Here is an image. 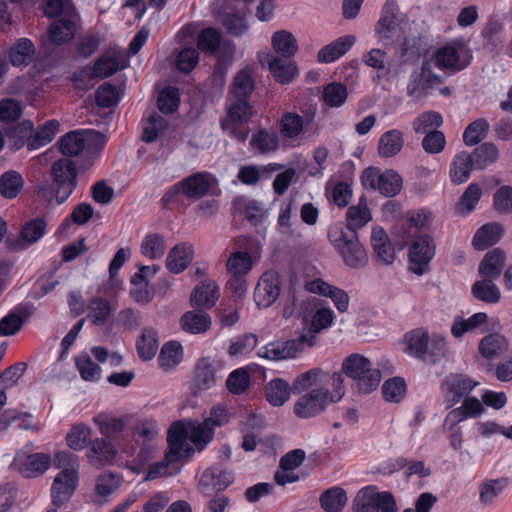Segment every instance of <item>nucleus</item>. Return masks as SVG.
I'll return each instance as SVG.
<instances>
[{"label": "nucleus", "instance_id": "2eb2a0df", "mask_svg": "<svg viewBox=\"0 0 512 512\" xmlns=\"http://www.w3.org/2000/svg\"><path fill=\"white\" fill-rule=\"evenodd\" d=\"M234 482V474L223 468L221 465H215L207 468L201 475L199 484L202 491L206 494L225 490Z\"/></svg>", "mask_w": 512, "mask_h": 512}, {"label": "nucleus", "instance_id": "473e14b6", "mask_svg": "<svg viewBox=\"0 0 512 512\" xmlns=\"http://www.w3.org/2000/svg\"><path fill=\"white\" fill-rule=\"evenodd\" d=\"M505 261V254L499 248L489 251L479 264V274L483 278L497 279Z\"/></svg>", "mask_w": 512, "mask_h": 512}, {"label": "nucleus", "instance_id": "4be33fe9", "mask_svg": "<svg viewBox=\"0 0 512 512\" xmlns=\"http://www.w3.org/2000/svg\"><path fill=\"white\" fill-rule=\"evenodd\" d=\"M371 246L376 260L384 265H390L395 260V249L388 234L382 227H374L371 234Z\"/></svg>", "mask_w": 512, "mask_h": 512}, {"label": "nucleus", "instance_id": "c756f323", "mask_svg": "<svg viewBox=\"0 0 512 512\" xmlns=\"http://www.w3.org/2000/svg\"><path fill=\"white\" fill-rule=\"evenodd\" d=\"M271 45L276 53L275 56L284 58H294L298 50L297 40L294 35L287 30L276 31L272 35ZM268 56H271L268 54Z\"/></svg>", "mask_w": 512, "mask_h": 512}, {"label": "nucleus", "instance_id": "c9c22d12", "mask_svg": "<svg viewBox=\"0 0 512 512\" xmlns=\"http://www.w3.org/2000/svg\"><path fill=\"white\" fill-rule=\"evenodd\" d=\"M292 387L289 383L281 378L272 379L265 388V397L272 406H282L285 404L291 393Z\"/></svg>", "mask_w": 512, "mask_h": 512}, {"label": "nucleus", "instance_id": "f03ea898", "mask_svg": "<svg viewBox=\"0 0 512 512\" xmlns=\"http://www.w3.org/2000/svg\"><path fill=\"white\" fill-rule=\"evenodd\" d=\"M405 353L412 358L436 364L445 357L447 342L440 334L429 335L426 328L420 327L408 331L404 335Z\"/></svg>", "mask_w": 512, "mask_h": 512}, {"label": "nucleus", "instance_id": "1a4fd4ad", "mask_svg": "<svg viewBox=\"0 0 512 512\" xmlns=\"http://www.w3.org/2000/svg\"><path fill=\"white\" fill-rule=\"evenodd\" d=\"M436 254V244L429 234L415 236L408 249L409 270L421 276L429 271V264Z\"/></svg>", "mask_w": 512, "mask_h": 512}, {"label": "nucleus", "instance_id": "69168bd1", "mask_svg": "<svg viewBox=\"0 0 512 512\" xmlns=\"http://www.w3.org/2000/svg\"><path fill=\"white\" fill-rule=\"evenodd\" d=\"M335 319L333 310L329 307H321L315 311L312 316L310 328L311 330L306 335H314L320 331L330 327Z\"/></svg>", "mask_w": 512, "mask_h": 512}, {"label": "nucleus", "instance_id": "4c0bfd02", "mask_svg": "<svg viewBox=\"0 0 512 512\" xmlns=\"http://www.w3.org/2000/svg\"><path fill=\"white\" fill-rule=\"evenodd\" d=\"M371 220V212L366 204L365 197H361L359 203L350 206L346 212V227L344 230H353L363 227Z\"/></svg>", "mask_w": 512, "mask_h": 512}, {"label": "nucleus", "instance_id": "4468645a", "mask_svg": "<svg viewBox=\"0 0 512 512\" xmlns=\"http://www.w3.org/2000/svg\"><path fill=\"white\" fill-rule=\"evenodd\" d=\"M479 383L465 374H450L443 382L446 408H453L467 397Z\"/></svg>", "mask_w": 512, "mask_h": 512}, {"label": "nucleus", "instance_id": "6e6d98bb", "mask_svg": "<svg viewBox=\"0 0 512 512\" xmlns=\"http://www.w3.org/2000/svg\"><path fill=\"white\" fill-rule=\"evenodd\" d=\"M407 392V385L402 377L387 379L382 385V395L387 402L399 403Z\"/></svg>", "mask_w": 512, "mask_h": 512}, {"label": "nucleus", "instance_id": "a18cd8bd", "mask_svg": "<svg viewBox=\"0 0 512 512\" xmlns=\"http://www.w3.org/2000/svg\"><path fill=\"white\" fill-rule=\"evenodd\" d=\"M136 347L138 355L142 360H151L158 350L157 330L152 328L144 329L137 341Z\"/></svg>", "mask_w": 512, "mask_h": 512}, {"label": "nucleus", "instance_id": "8fccbe9b", "mask_svg": "<svg viewBox=\"0 0 512 512\" xmlns=\"http://www.w3.org/2000/svg\"><path fill=\"white\" fill-rule=\"evenodd\" d=\"M182 360L183 347L179 341L170 340L162 345V370H173Z\"/></svg>", "mask_w": 512, "mask_h": 512}, {"label": "nucleus", "instance_id": "0eeeda50", "mask_svg": "<svg viewBox=\"0 0 512 512\" xmlns=\"http://www.w3.org/2000/svg\"><path fill=\"white\" fill-rule=\"evenodd\" d=\"M78 170L69 158L55 161L50 169L53 192L59 204L64 203L77 187Z\"/></svg>", "mask_w": 512, "mask_h": 512}, {"label": "nucleus", "instance_id": "603ef678", "mask_svg": "<svg viewBox=\"0 0 512 512\" xmlns=\"http://www.w3.org/2000/svg\"><path fill=\"white\" fill-rule=\"evenodd\" d=\"M253 260L250 253L246 251L233 252L226 263L227 271L230 275L246 276L252 269Z\"/></svg>", "mask_w": 512, "mask_h": 512}, {"label": "nucleus", "instance_id": "aec40b11", "mask_svg": "<svg viewBox=\"0 0 512 512\" xmlns=\"http://www.w3.org/2000/svg\"><path fill=\"white\" fill-rule=\"evenodd\" d=\"M210 176L207 172H197L180 181L174 188L188 198L199 199L210 189Z\"/></svg>", "mask_w": 512, "mask_h": 512}, {"label": "nucleus", "instance_id": "774afa93", "mask_svg": "<svg viewBox=\"0 0 512 512\" xmlns=\"http://www.w3.org/2000/svg\"><path fill=\"white\" fill-rule=\"evenodd\" d=\"M199 63V53L194 47H185L176 56V68L182 73H190Z\"/></svg>", "mask_w": 512, "mask_h": 512}, {"label": "nucleus", "instance_id": "393cba45", "mask_svg": "<svg viewBox=\"0 0 512 512\" xmlns=\"http://www.w3.org/2000/svg\"><path fill=\"white\" fill-rule=\"evenodd\" d=\"M193 259V247L188 243L175 245L169 252L166 259L167 269L178 274L184 271Z\"/></svg>", "mask_w": 512, "mask_h": 512}, {"label": "nucleus", "instance_id": "de8ad7c7", "mask_svg": "<svg viewBox=\"0 0 512 512\" xmlns=\"http://www.w3.org/2000/svg\"><path fill=\"white\" fill-rule=\"evenodd\" d=\"M34 52L35 48L33 42L27 38H21L10 48V62L13 66H26L29 64Z\"/></svg>", "mask_w": 512, "mask_h": 512}, {"label": "nucleus", "instance_id": "39448f33", "mask_svg": "<svg viewBox=\"0 0 512 512\" xmlns=\"http://www.w3.org/2000/svg\"><path fill=\"white\" fill-rule=\"evenodd\" d=\"M429 60L436 68L457 74L471 64L473 55L462 42H452L439 47Z\"/></svg>", "mask_w": 512, "mask_h": 512}, {"label": "nucleus", "instance_id": "c03bdc74", "mask_svg": "<svg viewBox=\"0 0 512 512\" xmlns=\"http://www.w3.org/2000/svg\"><path fill=\"white\" fill-rule=\"evenodd\" d=\"M492 278H483L472 285L473 296L485 303L495 304L500 301L501 293Z\"/></svg>", "mask_w": 512, "mask_h": 512}, {"label": "nucleus", "instance_id": "e2e57ef3", "mask_svg": "<svg viewBox=\"0 0 512 512\" xmlns=\"http://www.w3.org/2000/svg\"><path fill=\"white\" fill-rule=\"evenodd\" d=\"M504 348L505 339L499 334H489L485 336L479 344L480 354L487 359H492L500 355Z\"/></svg>", "mask_w": 512, "mask_h": 512}, {"label": "nucleus", "instance_id": "ea45409f", "mask_svg": "<svg viewBox=\"0 0 512 512\" xmlns=\"http://www.w3.org/2000/svg\"><path fill=\"white\" fill-rule=\"evenodd\" d=\"M304 119L296 112H285L279 120V132L287 139H296L304 133Z\"/></svg>", "mask_w": 512, "mask_h": 512}, {"label": "nucleus", "instance_id": "f3484780", "mask_svg": "<svg viewBox=\"0 0 512 512\" xmlns=\"http://www.w3.org/2000/svg\"><path fill=\"white\" fill-rule=\"evenodd\" d=\"M268 57V71L275 82L281 85H287L298 77L299 70L293 58L279 56Z\"/></svg>", "mask_w": 512, "mask_h": 512}, {"label": "nucleus", "instance_id": "3c124183", "mask_svg": "<svg viewBox=\"0 0 512 512\" xmlns=\"http://www.w3.org/2000/svg\"><path fill=\"white\" fill-rule=\"evenodd\" d=\"M363 62L368 67H371L377 71V81L387 76L390 72L388 66V55L385 51L373 48L363 56Z\"/></svg>", "mask_w": 512, "mask_h": 512}, {"label": "nucleus", "instance_id": "f8f14e48", "mask_svg": "<svg viewBox=\"0 0 512 512\" xmlns=\"http://www.w3.org/2000/svg\"><path fill=\"white\" fill-rule=\"evenodd\" d=\"M79 22L78 13L56 19L50 24L47 36L42 39L43 46L49 49L52 44L62 45L72 40L77 32Z\"/></svg>", "mask_w": 512, "mask_h": 512}, {"label": "nucleus", "instance_id": "5fc2aeb1", "mask_svg": "<svg viewBox=\"0 0 512 512\" xmlns=\"http://www.w3.org/2000/svg\"><path fill=\"white\" fill-rule=\"evenodd\" d=\"M443 124V117L437 111H425L413 121V130L417 134H427L437 130Z\"/></svg>", "mask_w": 512, "mask_h": 512}, {"label": "nucleus", "instance_id": "4d7b16f0", "mask_svg": "<svg viewBox=\"0 0 512 512\" xmlns=\"http://www.w3.org/2000/svg\"><path fill=\"white\" fill-rule=\"evenodd\" d=\"M402 177L394 170H385L381 174L378 191L386 197H394L401 191Z\"/></svg>", "mask_w": 512, "mask_h": 512}, {"label": "nucleus", "instance_id": "79ce46f5", "mask_svg": "<svg viewBox=\"0 0 512 512\" xmlns=\"http://www.w3.org/2000/svg\"><path fill=\"white\" fill-rule=\"evenodd\" d=\"M470 155L472 156L474 167L478 170H483L497 161L499 150L494 143L485 142L476 147Z\"/></svg>", "mask_w": 512, "mask_h": 512}, {"label": "nucleus", "instance_id": "7c9ffc66", "mask_svg": "<svg viewBox=\"0 0 512 512\" xmlns=\"http://www.w3.org/2000/svg\"><path fill=\"white\" fill-rule=\"evenodd\" d=\"M47 223L43 218H35L26 222L20 232V239L17 241V249H24L28 245L39 241L45 234Z\"/></svg>", "mask_w": 512, "mask_h": 512}, {"label": "nucleus", "instance_id": "864d4df0", "mask_svg": "<svg viewBox=\"0 0 512 512\" xmlns=\"http://www.w3.org/2000/svg\"><path fill=\"white\" fill-rule=\"evenodd\" d=\"M482 196V190L477 183H471L461 195L456 209L460 214L468 215L475 210Z\"/></svg>", "mask_w": 512, "mask_h": 512}, {"label": "nucleus", "instance_id": "13d9d810", "mask_svg": "<svg viewBox=\"0 0 512 512\" xmlns=\"http://www.w3.org/2000/svg\"><path fill=\"white\" fill-rule=\"evenodd\" d=\"M488 130V122L483 118H478L465 128L463 141L467 146L477 145L486 137Z\"/></svg>", "mask_w": 512, "mask_h": 512}, {"label": "nucleus", "instance_id": "bf43d9fd", "mask_svg": "<svg viewBox=\"0 0 512 512\" xmlns=\"http://www.w3.org/2000/svg\"><path fill=\"white\" fill-rule=\"evenodd\" d=\"M347 97V88L342 83L332 82L324 87L323 101L329 107L338 108L342 106L346 102Z\"/></svg>", "mask_w": 512, "mask_h": 512}, {"label": "nucleus", "instance_id": "5701e85b", "mask_svg": "<svg viewBox=\"0 0 512 512\" xmlns=\"http://www.w3.org/2000/svg\"><path fill=\"white\" fill-rule=\"evenodd\" d=\"M249 144L258 154L275 153L280 148V137L274 130L260 128L252 134Z\"/></svg>", "mask_w": 512, "mask_h": 512}, {"label": "nucleus", "instance_id": "a878e982", "mask_svg": "<svg viewBox=\"0 0 512 512\" xmlns=\"http://www.w3.org/2000/svg\"><path fill=\"white\" fill-rule=\"evenodd\" d=\"M398 11L396 0H386L376 26V31L382 38H390L392 31L398 26Z\"/></svg>", "mask_w": 512, "mask_h": 512}, {"label": "nucleus", "instance_id": "6ab92c4d", "mask_svg": "<svg viewBox=\"0 0 512 512\" xmlns=\"http://www.w3.org/2000/svg\"><path fill=\"white\" fill-rule=\"evenodd\" d=\"M220 289L212 279H205L195 286L191 292L190 302L192 307L211 309L219 300Z\"/></svg>", "mask_w": 512, "mask_h": 512}, {"label": "nucleus", "instance_id": "7ed1b4c3", "mask_svg": "<svg viewBox=\"0 0 512 512\" xmlns=\"http://www.w3.org/2000/svg\"><path fill=\"white\" fill-rule=\"evenodd\" d=\"M344 374L355 380V386L359 393L369 394L379 385L381 372L373 368L371 361L360 355L352 354L348 356L342 364Z\"/></svg>", "mask_w": 512, "mask_h": 512}, {"label": "nucleus", "instance_id": "f704fd0d", "mask_svg": "<svg viewBox=\"0 0 512 512\" xmlns=\"http://www.w3.org/2000/svg\"><path fill=\"white\" fill-rule=\"evenodd\" d=\"M348 501L346 491L338 486L321 493L319 502L325 512H342Z\"/></svg>", "mask_w": 512, "mask_h": 512}, {"label": "nucleus", "instance_id": "72a5a7b5", "mask_svg": "<svg viewBox=\"0 0 512 512\" xmlns=\"http://www.w3.org/2000/svg\"><path fill=\"white\" fill-rule=\"evenodd\" d=\"M403 145L404 138L402 132L398 129H391L380 136L378 153L381 157H393L401 151Z\"/></svg>", "mask_w": 512, "mask_h": 512}, {"label": "nucleus", "instance_id": "58836bf2", "mask_svg": "<svg viewBox=\"0 0 512 512\" xmlns=\"http://www.w3.org/2000/svg\"><path fill=\"white\" fill-rule=\"evenodd\" d=\"M128 61L125 58L117 56L102 55L97 59L93 67V75L100 78H107L119 69H123L127 66Z\"/></svg>", "mask_w": 512, "mask_h": 512}, {"label": "nucleus", "instance_id": "a211bd4d", "mask_svg": "<svg viewBox=\"0 0 512 512\" xmlns=\"http://www.w3.org/2000/svg\"><path fill=\"white\" fill-rule=\"evenodd\" d=\"M78 484V474L60 472L54 479L51 496L56 507L63 506L70 500Z\"/></svg>", "mask_w": 512, "mask_h": 512}, {"label": "nucleus", "instance_id": "49530a36", "mask_svg": "<svg viewBox=\"0 0 512 512\" xmlns=\"http://www.w3.org/2000/svg\"><path fill=\"white\" fill-rule=\"evenodd\" d=\"M508 486L507 478L484 480L479 485V501L483 505L492 503Z\"/></svg>", "mask_w": 512, "mask_h": 512}, {"label": "nucleus", "instance_id": "b1692460", "mask_svg": "<svg viewBox=\"0 0 512 512\" xmlns=\"http://www.w3.org/2000/svg\"><path fill=\"white\" fill-rule=\"evenodd\" d=\"M473 159L469 152L461 151L454 155L449 166V177L453 184L460 185L468 181L473 170Z\"/></svg>", "mask_w": 512, "mask_h": 512}, {"label": "nucleus", "instance_id": "bb28decb", "mask_svg": "<svg viewBox=\"0 0 512 512\" xmlns=\"http://www.w3.org/2000/svg\"><path fill=\"white\" fill-rule=\"evenodd\" d=\"M180 326L190 334L205 333L211 327V317L200 310L187 311L180 318Z\"/></svg>", "mask_w": 512, "mask_h": 512}, {"label": "nucleus", "instance_id": "0e129e2a", "mask_svg": "<svg viewBox=\"0 0 512 512\" xmlns=\"http://www.w3.org/2000/svg\"><path fill=\"white\" fill-rule=\"evenodd\" d=\"M59 147L64 156L73 157L78 155L84 149L85 142L79 132L72 131L60 139Z\"/></svg>", "mask_w": 512, "mask_h": 512}, {"label": "nucleus", "instance_id": "338daca9", "mask_svg": "<svg viewBox=\"0 0 512 512\" xmlns=\"http://www.w3.org/2000/svg\"><path fill=\"white\" fill-rule=\"evenodd\" d=\"M321 376H323V373L317 368L304 372L295 378L292 384V389L295 393L311 390L321 382Z\"/></svg>", "mask_w": 512, "mask_h": 512}, {"label": "nucleus", "instance_id": "ddd939ff", "mask_svg": "<svg viewBox=\"0 0 512 512\" xmlns=\"http://www.w3.org/2000/svg\"><path fill=\"white\" fill-rule=\"evenodd\" d=\"M282 278L276 271L264 272L254 290V300L259 307L267 308L279 298Z\"/></svg>", "mask_w": 512, "mask_h": 512}, {"label": "nucleus", "instance_id": "37998d69", "mask_svg": "<svg viewBox=\"0 0 512 512\" xmlns=\"http://www.w3.org/2000/svg\"><path fill=\"white\" fill-rule=\"evenodd\" d=\"M228 101L230 102L227 109L228 120L236 124L247 123L252 116L250 99L229 97Z\"/></svg>", "mask_w": 512, "mask_h": 512}, {"label": "nucleus", "instance_id": "a19ab883", "mask_svg": "<svg viewBox=\"0 0 512 512\" xmlns=\"http://www.w3.org/2000/svg\"><path fill=\"white\" fill-rule=\"evenodd\" d=\"M88 309L87 318L96 326L105 325L113 312L110 302L102 297L91 299Z\"/></svg>", "mask_w": 512, "mask_h": 512}, {"label": "nucleus", "instance_id": "680f3d73", "mask_svg": "<svg viewBox=\"0 0 512 512\" xmlns=\"http://www.w3.org/2000/svg\"><path fill=\"white\" fill-rule=\"evenodd\" d=\"M33 123L30 120H24L15 125L9 134L10 147L13 150L21 149L27 145L29 137L32 136Z\"/></svg>", "mask_w": 512, "mask_h": 512}, {"label": "nucleus", "instance_id": "09e8293b", "mask_svg": "<svg viewBox=\"0 0 512 512\" xmlns=\"http://www.w3.org/2000/svg\"><path fill=\"white\" fill-rule=\"evenodd\" d=\"M222 35L214 27H207L200 31L197 37V48L206 54L215 55L220 47Z\"/></svg>", "mask_w": 512, "mask_h": 512}, {"label": "nucleus", "instance_id": "20e7f679", "mask_svg": "<svg viewBox=\"0 0 512 512\" xmlns=\"http://www.w3.org/2000/svg\"><path fill=\"white\" fill-rule=\"evenodd\" d=\"M341 387L336 389L337 398L326 387H316L301 395L294 404L293 412L301 419H310L321 414L332 403L338 402L343 392Z\"/></svg>", "mask_w": 512, "mask_h": 512}, {"label": "nucleus", "instance_id": "6e6552de", "mask_svg": "<svg viewBox=\"0 0 512 512\" xmlns=\"http://www.w3.org/2000/svg\"><path fill=\"white\" fill-rule=\"evenodd\" d=\"M315 345L314 335H300L286 341H273L258 349V356L267 360L280 361L298 357L305 348Z\"/></svg>", "mask_w": 512, "mask_h": 512}, {"label": "nucleus", "instance_id": "e433bc0d", "mask_svg": "<svg viewBox=\"0 0 512 512\" xmlns=\"http://www.w3.org/2000/svg\"><path fill=\"white\" fill-rule=\"evenodd\" d=\"M91 436L92 431L89 426L84 423H76L66 434V444L71 450L81 451L90 446Z\"/></svg>", "mask_w": 512, "mask_h": 512}, {"label": "nucleus", "instance_id": "cd10ccee", "mask_svg": "<svg viewBox=\"0 0 512 512\" xmlns=\"http://www.w3.org/2000/svg\"><path fill=\"white\" fill-rule=\"evenodd\" d=\"M59 126V122L53 119L37 127L28 139L27 149L30 151L37 150L51 143L59 132Z\"/></svg>", "mask_w": 512, "mask_h": 512}, {"label": "nucleus", "instance_id": "9d476101", "mask_svg": "<svg viewBox=\"0 0 512 512\" xmlns=\"http://www.w3.org/2000/svg\"><path fill=\"white\" fill-rule=\"evenodd\" d=\"M396 500L391 492H379L374 486L362 488L353 503V512H396Z\"/></svg>", "mask_w": 512, "mask_h": 512}, {"label": "nucleus", "instance_id": "2f4dec72", "mask_svg": "<svg viewBox=\"0 0 512 512\" xmlns=\"http://www.w3.org/2000/svg\"><path fill=\"white\" fill-rule=\"evenodd\" d=\"M255 89V81L249 68L237 72L230 86L229 97L250 99Z\"/></svg>", "mask_w": 512, "mask_h": 512}, {"label": "nucleus", "instance_id": "052dcab7", "mask_svg": "<svg viewBox=\"0 0 512 512\" xmlns=\"http://www.w3.org/2000/svg\"><path fill=\"white\" fill-rule=\"evenodd\" d=\"M23 186L22 176L16 171L5 172L0 177V194L5 198H15Z\"/></svg>", "mask_w": 512, "mask_h": 512}, {"label": "nucleus", "instance_id": "c85d7f7f", "mask_svg": "<svg viewBox=\"0 0 512 512\" xmlns=\"http://www.w3.org/2000/svg\"><path fill=\"white\" fill-rule=\"evenodd\" d=\"M503 228L499 223L484 224L475 233L472 244L476 250H485L495 245L502 237Z\"/></svg>", "mask_w": 512, "mask_h": 512}, {"label": "nucleus", "instance_id": "423d86ee", "mask_svg": "<svg viewBox=\"0 0 512 512\" xmlns=\"http://www.w3.org/2000/svg\"><path fill=\"white\" fill-rule=\"evenodd\" d=\"M330 240L350 268L360 269L367 265L368 256L364 246L359 242L356 231L340 230L329 234Z\"/></svg>", "mask_w": 512, "mask_h": 512}, {"label": "nucleus", "instance_id": "412c9836", "mask_svg": "<svg viewBox=\"0 0 512 512\" xmlns=\"http://www.w3.org/2000/svg\"><path fill=\"white\" fill-rule=\"evenodd\" d=\"M356 37L353 35L341 36L331 43L322 47L317 53L319 63H333L344 56L355 44Z\"/></svg>", "mask_w": 512, "mask_h": 512}, {"label": "nucleus", "instance_id": "9b49d317", "mask_svg": "<svg viewBox=\"0 0 512 512\" xmlns=\"http://www.w3.org/2000/svg\"><path fill=\"white\" fill-rule=\"evenodd\" d=\"M444 82L445 78L433 71L431 60L424 59L419 70H414L410 74L407 94L421 99L432 94L433 90Z\"/></svg>", "mask_w": 512, "mask_h": 512}, {"label": "nucleus", "instance_id": "f257e3e1", "mask_svg": "<svg viewBox=\"0 0 512 512\" xmlns=\"http://www.w3.org/2000/svg\"><path fill=\"white\" fill-rule=\"evenodd\" d=\"M214 437V430L207 426V422L199 424L176 421L167 433L168 450L162 457V477L174 475L180 471L181 461L190 458L195 449L188 443L190 441L198 451H202Z\"/></svg>", "mask_w": 512, "mask_h": 512}, {"label": "nucleus", "instance_id": "dca6fc26", "mask_svg": "<svg viewBox=\"0 0 512 512\" xmlns=\"http://www.w3.org/2000/svg\"><path fill=\"white\" fill-rule=\"evenodd\" d=\"M117 455L114 445L104 438L93 440L86 452V457L91 466L101 469L111 465Z\"/></svg>", "mask_w": 512, "mask_h": 512}]
</instances>
